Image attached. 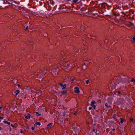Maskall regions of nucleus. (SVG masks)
I'll list each match as a JSON object with an SVG mask.
<instances>
[{
    "instance_id": "f257e3e1",
    "label": "nucleus",
    "mask_w": 135,
    "mask_h": 135,
    "mask_svg": "<svg viewBox=\"0 0 135 135\" xmlns=\"http://www.w3.org/2000/svg\"><path fill=\"white\" fill-rule=\"evenodd\" d=\"M59 68H58L57 66L55 65L54 67L52 66L50 68V70L51 71V73L52 75L55 76L58 74V71L59 70Z\"/></svg>"
},
{
    "instance_id": "f03ea898",
    "label": "nucleus",
    "mask_w": 135,
    "mask_h": 135,
    "mask_svg": "<svg viewBox=\"0 0 135 135\" xmlns=\"http://www.w3.org/2000/svg\"><path fill=\"white\" fill-rule=\"evenodd\" d=\"M64 67L65 68L64 69L66 70V71L67 70H69L73 66V64L67 62L66 63H64L63 65Z\"/></svg>"
},
{
    "instance_id": "7ed1b4c3",
    "label": "nucleus",
    "mask_w": 135,
    "mask_h": 135,
    "mask_svg": "<svg viewBox=\"0 0 135 135\" xmlns=\"http://www.w3.org/2000/svg\"><path fill=\"white\" fill-rule=\"evenodd\" d=\"M45 70H40L39 72H37V74L38 77L41 78L42 77L43 75H44L46 73L45 71Z\"/></svg>"
},
{
    "instance_id": "20e7f679",
    "label": "nucleus",
    "mask_w": 135,
    "mask_h": 135,
    "mask_svg": "<svg viewBox=\"0 0 135 135\" xmlns=\"http://www.w3.org/2000/svg\"><path fill=\"white\" fill-rule=\"evenodd\" d=\"M110 82L112 85H113L114 87L115 86L118 84L119 83V80L116 78H115L114 79H113L112 80L110 81Z\"/></svg>"
},
{
    "instance_id": "39448f33",
    "label": "nucleus",
    "mask_w": 135,
    "mask_h": 135,
    "mask_svg": "<svg viewBox=\"0 0 135 135\" xmlns=\"http://www.w3.org/2000/svg\"><path fill=\"white\" fill-rule=\"evenodd\" d=\"M96 103L94 101H92L91 103V105L93 107L94 109H95L96 108V106L95 105V104Z\"/></svg>"
},
{
    "instance_id": "423d86ee",
    "label": "nucleus",
    "mask_w": 135,
    "mask_h": 135,
    "mask_svg": "<svg viewBox=\"0 0 135 135\" xmlns=\"http://www.w3.org/2000/svg\"><path fill=\"white\" fill-rule=\"evenodd\" d=\"M74 89L75 90H74V92L76 93H79L80 92V91L79 90V89L77 87H75Z\"/></svg>"
},
{
    "instance_id": "0eeeda50",
    "label": "nucleus",
    "mask_w": 135,
    "mask_h": 135,
    "mask_svg": "<svg viewBox=\"0 0 135 135\" xmlns=\"http://www.w3.org/2000/svg\"><path fill=\"white\" fill-rule=\"evenodd\" d=\"M60 85L61 86V87H62V89H65L66 87V84H64V85H63L61 83H60Z\"/></svg>"
},
{
    "instance_id": "6e6552de",
    "label": "nucleus",
    "mask_w": 135,
    "mask_h": 135,
    "mask_svg": "<svg viewBox=\"0 0 135 135\" xmlns=\"http://www.w3.org/2000/svg\"><path fill=\"white\" fill-rule=\"evenodd\" d=\"M20 90H16L14 92V93L15 94V95H17L18 94L20 93Z\"/></svg>"
},
{
    "instance_id": "1a4fd4ad",
    "label": "nucleus",
    "mask_w": 135,
    "mask_h": 135,
    "mask_svg": "<svg viewBox=\"0 0 135 135\" xmlns=\"http://www.w3.org/2000/svg\"><path fill=\"white\" fill-rule=\"evenodd\" d=\"M127 79H122V81L123 83L126 82L127 81Z\"/></svg>"
},
{
    "instance_id": "9d476101",
    "label": "nucleus",
    "mask_w": 135,
    "mask_h": 135,
    "mask_svg": "<svg viewBox=\"0 0 135 135\" xmlns=\"http://www.w3.org/2000/svg\"><path fill=\"white\" fill-rule=\"evenodd\" d=\"M3 123H4L5 124H8L9 125L10 124V123L9 122H8L6 120L4 121Z\"/></svg>"
},
{
    "instance_id": "9b49d317",
    "label": "nucleus",
    "mask_w": 135,
    "mask_h": 135,
    "mask_svg": "<svg viewBox=\"0 0 135 135\" xmlns=\"http://www.w3.org/2000/svg\"><path fill=\"white\" fill-rule=\"evenodd\" d=\"M52 125V124L51 123H50L49 124H48L47 125V127L48 128H50Z\"/></svg>"
},
{
    "instance_id": "f8f14e48",
    "label": "nucleus",
    "mask_w": 135,
    "mask_h": 135,
    "mask_svg": "<svg viewBox=\"0 0 135 135\" xmlns=\"http://www.w3.org/2000/svg\"><path fill=\"white\" fill-rule=\"evenodd\" d=\"M25 118L26 119H27L28 118L30 119V114H28V115L25 116Z\"/></svg>"
},
{
    "instance_id": "ddd939ff",
    "label": "nucleus",
    "mask_w": 135,
    "mask_h": 135,
    "mask_svg": "<svg viewBox=\"0 0 135 135\" xmlns=\"http://www.w3.org/2000/svg\"><path fill=\"white\" fill-rule=\"evenodd\" d=\"M93 132H95V135H98V134H97V129H93Z\"/></svg>"
},
{
    "instance_id": "4468645a",
    "label": "nucleus",
    "mask_w": 135,
    "mask_h": 135,
    "mask_svg": "<svg viewBox=\"0 0 135 135\" xmlns=\"http://www.w3.org/2000/svg\"><path fill=\"white\" fill-rule=\"evenodd\" d=\"M120 122L121 123H122L124 121V120L122 118H120Z\"/></svg>"
},
{
    "instance_id": "2eb2a0df",
    "label": "nucleus",
    "mask_w": 135,
    "mask_h": 135,
    "mask_svg": "<svg viewBox=\"0 0 135 135\" xmlns=\"http://www.w3.org/2000/svg\"><path fill=\"white\" fill-rule=\"evenodd\" d=\"M36 124L38 126H40L41 125V123L40 122H37L36 123Z\"/></svg>"
},
{
    "instance_id": "dca6fc26",
    "label": "nucleus",
    "mask_w": 135,
    "mask_h": 135,
    "mask_svg": "<svg viewBox=\"0 0 135 135\" xmlns=\"http://www.w3.org/2000/svg\"><path fill=\"white\" fill-rule=\"evenodd\" d=\"M105 106H106L107 108H108V107H109H109H110V106H108V104H107V103H105Z\"/></svg>"
},
{
    "instance_id": "f3484780",
    "label": "nucleus",
    "mask_w": 135,
    "mask_h": 135,
    "mask_svg": "<svg viewBox=\"0 0 135 135\" xmlns=\"http://www.w3.org/2000/svg\"><path fill=\"white\" fill-rule=\"evenodd\" d=\"M131 82H132L133 81L135 82V79H134V78H133L131 79Z\"/></svg>"
},
{
    "instance_id": "a211bd4d",
    "label": "nucleus",
    "mask_w": 135,
    "mask_h": 135,
    "mask_svg": "<svg viewBox=\"0 0 135 135\" xmlns=\"http://www.w3.org/2000/svg\"><path fill=\"white\" fill-rule=\"evenodd\" d=\"M115 115H116V114H114L113 115V118L115 119H116V118L115 117Z\"/></svg>"
},
{
    "instance_id": "6ab92c4d",
    "label": "nucleus",
    "mask_w": 135,
    "mask_h": 135,
    "mask_svg": "<svg viewBox=\"0 0 135 135\" xmlns=\"http://www.w3.org/2000/svg\"><path fill=\"white\" fill-rule=\"evenodd\" d=\"M78 1V0H73V2L74 3L77 2Z\"/></svg>"
},
{
    "instance_id": "aec40b11",
    "label": "nucleus",
    "mask_w": 135,
    "mask_h": 135,
    "mask_svg": "<svg viewBox=\"0 0 135 135\" xmlns=\"http://www.w3.org/2000/svg\"><path fill=\"white\" fill-rule=\"evenodd\" d=\"M89 80H87L86 81V84H88L89 83Z\"/></svg>"
},
{
    "instance_id": "412c9836",
    "label": "nucleus",
    "mask_w": 135,
    "mask_h": 135,
    "mask_svg": "<svg viewBox=\"0 0 135 135\" xmlns=\"http://www.w3.org/2000/svg\"><path fill=\"white\" fill-rule=\"evenodd\" d=\"M133 40L134 41H135V36L133 37Z\"/></svg>"
},
{
    "instance_id": "4be33fe9",
    "label": "nucleus",
    "mask_w": 135,
    "mask_h": 135,
    "mask_svg": "<svg viewBox=\"0 0 135 135\" xmlns=\"http://www.w3.org/2000/svg\"><path fill=\"white\" fill-rule=\"evenodd\" d=\"M44 36H47V35L46 33H44Z\"/></svg>"
},
{
    "instance_id": "5701e85b",
    "label": "nucleus",
    "mask_w": 135,
    "mask_h": 135,
    "mask_svg": "<svg viewBox=\"0 0 135 135\" xmlns=\"http://www.w3.org/2000/svg\"><path fill=\"white\" fill-rule=\"evenodd\" d=\"M34 129H35V128L34 127H32L31 128V129H32V131L33 130H34Z\"/></svg>"
},
{
    "instance_id": "b1692460",
    "label": "nucleus",
    "mask_w": 135,
    "mask_h": 135,
    "mask_svg": "<svg viewBox=\"0 0 135 135\" xmlns=\"http://www.w3.org/2000/svg\"><path fill=\"white\" fill-rule=\"evenodd\" d=\"M3 117L0 116V119H3Z\"/></svg>"
},
{
    "instance_id": "393cba45",
    "label": "nucleus",
    "mask_w": 135,
    "mask_h": 135,
    "mask_svg": "<svg viewBox=\"0 0 135 135\" xmlns=\"http://www.w3.org/2000/svg\"><path fill=\"white\" fill-rule=\"evenodd\" d=\"M130 25L133 26H134V24L133 23H130Z\"/></svg>"
},
{
    "instance_id": "a878e982",
    "label": "nucleus",
    "mask_w": 135,
    "mask_h": 135,
    "mask_svg": "<svg viewBox=\"0 0 135 135\" xmlns=\"http://www.w3.org/2000/svg\"><path fill=\"white\" fill-rule=\"evenodd\" d=\"M130 121L132 122L133 121V119L132 118H131L130 119Z\"/></svg>"
},
{
    "instance_id": "bb28decb",
    "label": "nucleus",
    "mask_w": 135,
    "mask_h": 135,
    "mask_svg": "<svg viewBox=\"0 0 135 135\" xmlns=\"http://www.w3.org/2000/svg\"><path fill=\"white\" fill-rule=\"evenodd\" d=\"M91 108H92V107H90L89 108V110H90L91 109Z\"/></svg>"
},
{
    "instance_id": "cd10ccee",
    "label": "nucleus",
    "mask_w": 135,
    "mask_h": 135,
    "mask_svg": "<svg viewBox=\"0 0 135 135\" xmlns=\"http://www.w3.org/2000/svg\"><path fill=\"white\" fill-rule=\"evenodd\" d=\"M26 30H28V26H27L26 27Z\"/></svg>"
},
{
    "instance_id": "c85d7f7f",
    "label": "nucleus",
    "mask_w": 135,
    "mask_h": 135,
    "mask_svg": "<svg viewBox=\"0 0 135 135\" xmlns=\"http://www.w3.org/2000/svg\"><path fill=\"white\" fill-rule=\"evenodd\" d=\"M118 94H120V91H118Z\"/></svg>"
},
{
    "instance_id": "c756f323",
    "label": "nucleus",
    "mask_w": 135,
    "mask_h": 135,
    "mask_svg": "<svg viewBox=\"0 0 135 135\" xmlns=\"http://www.w3.org/2000/svg\"><path fill=\"white\" fill-rule=\"evenodd\" d=\"M84 26H82L81 27L80 29H81L82 28H84Z\"/></svg>"
},
{
    "instance_id": "7c9ffc66",
    "label": "nucleus",
    "mask_w": 135,
    "mask_h": 135,
    "mask_svg": "<svg viewBox=\"0 0 135 135\" xmlns=\"http://www.w3.org/2000/svg\"><path fill=\"white\" fill-rule=\"evenodd\" d=\"M76 113H76V111H75V112H74V115H76Z\"/></svg>"
},
{
    "instance_id": "2f4dec72",
    "label": "nucleus",
    "mask_w": 135,
    "mask_h": 135,
    "mask_svg": "<svg viewBox=\"0 0 135 135\" xmlns=\"http://www.w3.org/2000/svg\"><path fill=\"white\" fill-rule=\"evenodd\" d=\"M11 126L13 127H14V126L13 124H11Z\"/></svg>"
},
{
    "instance_id": "473e14b6",
    "label": "nucleus",
    "mask_w": 135,
    "mask_h": 135,
    "mask_svg": "<svg viewBox=\"0 0 135 135\" xmlns=\"http://www.w3.org/2000/svg\"><path fill=\"white\" fill-rule=\"evenodd\" d=\"M85 66L84 65H83V66H82V69H84V66Z\"/></svg>"
},
{
    "instance_id": "72a5a7b5",
    "label": "nucleus",
    "mask_w": 135,
    "mask_h": 135,
    "mask_svg": "<svg viewBox=\"0 0 135 135\" xmlns=\"http://www.w3.org/2000/svg\"><path fill=\"white\" fill-rule=\"evenodd\" d=\"M115 130V128H113L112 129V130L113 131H114Z\"/></svg>"
},
{
    "instance_id": "f704fd0d",
    "label": "nucleus",
    "mask_w": 135,
    "mask_h": 135,
    "mask_svg": "<svg viewBox=\"0 0 135 135\" xmlns=\"http://www.w3.org/2000/svg\"><path fill=\"white\" fill-rule=\"evenodd\" d=\"M76 63V62H75V63H74V64H73V65H74V66H75V64Z\"/></svg>"
},
{
    "instance_id": "c9c22d12",
    "label": "nucleus",
    "mask_w": 135,
    "mask_h": 135,
    "mask_svg": "<svg viewBox=\"0 0 135 135\" xmlns=\"http://www.w3.org/2000/svg\"><path fill=\"white\" fill-rule=\"evenodd\" d=\"M2 129V128L1 127H0V130H1Z\"/></svg>"
},
{
    "instance_id": "e433bc0d",
    "label": "nucleus",
    "mask_w": 135,
    "mask_h": 135,
    "mask_svg": "<svg viewBox=\"0 0 135 135\" xmlns=\"http://www.w3.org/2000/svg\"><path fill=\"white\" fill-rule=\"evenodd\" d=\"M18 86L19 87L20 86V84H18Z\"/></svg>"
},
{
    "instance_id": "4c0bfd02",
    "label": "nucleus",
    "mask_w": 135,
    "mask_h": 135,
    "mask_svg": "<svg viewBox=\"0 0 135 135\" xmlns=\"http://www.w3.org/2000/svg\"><path fill=\"white\" fill-rule=\"evenodd\" d=\"M36 114H38V112H36Z\"/></svg>"
},
{
    "instance_id": "58836bf2",
    "label": "nucleus",
    "mask_w": 135,
    "mask_h": 135,
    "mask_svg": "<svg viewBox=\"0 0 135 135\" xmlns=\"http://www.w3.org/2000/svg\"><path fill=\"white\" fill-rule=\"evenodd\" d=\"M22 131H21V132L22 133Z\"/></svg>"
},
{
    "instance_id": "ea45409f",
    "label": "nucleus",
    "mask_w": 135,
    "mask_h": 135,
    "mask_svg": "<svg viewBox=\"0 0 135 135\" xmlns=\"http://www.w3.org/2000/svg\"><path fill=\"white\" fill-rule=\"evenodd\" d=\"M40 115V114L39 115Z\"/></svg>"
},
{
    "instance_id": "a19ab883",
    "label": "nucleus",
    "mask_w": 135,
    "mask_h": 135,
    "mask_svg": "<svg viewBox=\"0 0 135 135\" xmlns=\"http://www.w3.org/2000/svg\"><path fill=\"white\" fill-rule=\"evenodd\" d=\"M11 130V129H10V130Z\"/></svg>"
},
{
    "instance_id": "79ce46f5",
    "label": "nucleus",
    "mask_w": 135,
    "mask_h": 135,
    "mask_svg": "<svg viewBox=\"0 0 135 135\" xmlns=\"http://www.w3.org/2000/svg\"><path fill=\"white\" fill-rule=\"evenodd\" d=\"M1 120H0V122H1Z\"/></svg>"
}]
</instances>
